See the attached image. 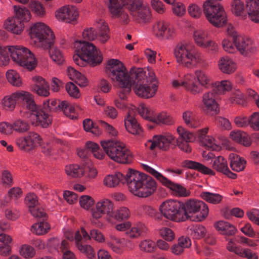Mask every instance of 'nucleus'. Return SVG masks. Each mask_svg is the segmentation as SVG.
I'll return each instance as SVG.
<instances>
[{
  "mask_svg": "<svg viewBox=\"0 0 259 259\" xmlns=\"http://www.w3.org/2000/svg\"><path fill=\"white\" fill-rule=\"evenodd\" d=\"M20 255L25 259H30L34 257L36 251L32 246L24 244L22 245L19 250Z\"/></svg>",
  "mask_w": 259,
  "mask_h": 259,
  "instance_id": "nucleus-50",
  "label": "nucleus"
},
{
  "mask_svg": "<svg viewBox=\"0 0 259 259\" xmlns=\"http://www.w3.org/2000/svg\"><path fill=\"white\" fill-rule=\"evenodd\" d=\"M95 25L98 32L97 38L101 43L105 44L110 38V31L108 25L104 20L99 19L95 22Z\"/></svg>",
  "mask_w": 259,
  "mask_h": 259,
  "instance_id": "nucleus-27",
  "label": "nucleus"
},
{
  "mask_svg": "<svg viewBox=\"0 0 259 259\" xmlns=\"http://www.w3.org/2000/svg\"><path fill=\"white\" fill-rule=\"evenodd\" d=\"M28 118L32 125L42 127H47L52 122L51 115L44 109H39L36 113H30Z\"/></svg>",
  "mask_w": 259,
  "mask_h": 259,
  "instance_id": "nucleus-18",
  "label": "nucleus"
},
{
  "mask_svg": "<svg viewBox=\"0 0 259 259\" xmlns=\"http://www.w3.org/2000/svg\"><path fill=\"white\" fill-rule=\"evenodd\" d=\"M166 219L176 222L185 221L183 212V202L175 199H167L162 202L158 209Z\"/></svg>",
  "mask_w": 259,
  "mask_h": 259,
  "instance_id": "nucleus-10",
  "label": "nucleus"
},
{
  "mask_svg": "<svg viewBox=\"0 0 259 259\" xmlns=\"http://www.w3.org/2000/svg\"><path fill=\"white\" fill-rule=\"evenodd\" d=\"M49 54L52 60L58 64H61L64 61V58L61 51L56 48H51Z\"/></svg>",
  "mask_w": 259,
  "mask_h": 259,
  "instance_id": "nucleus-57",
  "label": "nucleus"
},
{
  "mask_svg": "<svg viewBox=\"0 0 259 259\" xmlns=\"http://www.w3.org/2000/svg\"><path fill=\"white\" fill-rule=\"evenodd\" d=\"M230 136L232 140L246 147L249 146L251 144V139L246 133L240 131H232Z\"/></svg>",
  "mask_w": 259,
  "mask_h": 259,
  "instance_id": "nucleus-35",
  "label": "nucleus"
},
{
  "mask_svg": "<svg viewBox=\"0 0 259 259\" xmlns=\"http://www.w3.org/2000/svg\"><path fill=\"white\" fill-rule=\"evenodd\" d=\"M21 93V91L5 96L0 103L2 109L6 111H13L16 107L17 102L20 100L22 95Z\"/></svg>",
  "mask_w": 259,
  "mask_h": 259,
  "instance_id": "nucleus-22",
  "label": "nucleus"
},
{
  "mask_svg": "<svg viewBox=\"0 0 259 259\" xmlns=\"http://www.w3.org/2000/svg\"><path fill=\"white\" fill-rule=\"evenodd\" d=\"M130 77L133 79V90L139 97L145 99L152 98L157 91L158 85L155 83L150 84L142 71L130 73Z\"/></svg>",
  "mask_w": 259,
  "mask_h": 259,
  "instance_id": "nucleus-8",
  "label": "nucleus"
},
{
  "mask_svg": "<svg viewBox=\"0 0 259 259\" xmlns=\"http://www.w3.org/2000/svg\"><path fill=\"white\" fill-rule=\"evenodd\" d=\"M183 212L185 219L189 214H197L195 221L201 222L208 216L209 208L203 201L192 199L183 202Z\"/></svg>",
  "mask_w": 259,
  "mask_h": 259,
  "instance_id": "nucleus-12",
  "label": "nucleus"
},
{
  "mask_svg": "<svg viewBox=\"0 0 259 259\" xmlns=\"http://www.w3.org/2000/svg\"><path fill=\"white\" fill-rule=\"evenodd\" d=\"M67 75L70 79L74 81L79 86L85 87L87 85L88 80L87 78L73 67H68Z\"/></svg>",
  "mask_w": 259,
  "mask_h": 259,
  "instance_id": "nucleus-36",
  "label": "nucleus"
},
{
  "mask_svg": "<svg viewBox=\"0 0 259 259\" xmlns=\"http://www.w3.org/2000/svg\"><path fill=\"white\" fill-rule=\"evenodd\" d=\"M125 179L129 191L139 198H147L157 189L156 182L150 176L133 169H129L125 177L120 172L106 176L103 184L106 187L114 188Z\"/></svg>",
  "mask_w": 259,
  "mask_h": 259,
  "instance_id": "nucleus-1",
  "label": "nucleus"
},
{
  "mask_svg": "<svg viewBox=\"0 0 259 259\" xmlns=\"http://www.w3.org/2000/svg\"><path fill=\"white\" fill-rule=\"evenodd\" d=\"M22 95L20 101L25 102L26 108L30 111V113H36L39 109L37 108L30 93L21 91Z\"/></svg>",
  "mask_w": 259,
  "mask_h": 259,
  "instance_id": "nucleus-39",
  "label": "nucleus"
},
{
  "mask_svg": "<svg viewBox=\"0 0 259 259\" xmlns=\"http://www.w3.org/2000/svg\"><path fill=\"white\" fill-rule=\"evenodd\" d=\"M8 81L13 86L20 87L22 85V80L19 74L15 70H9L6 73Z\"/></svg>",
  "mask_w": 259,
  "mask_h": 259,
  "instance_id": "nucleus-53",
  "label": "nucleus"
},
{
  "mask_svg": "<svg viewBox=\"0 0 259 259\" xmlns=\"http://www.w3.org/2000/svg\"><path fill=\"white\" fill-rule=\"evenodd\" d=\"M245 8L249 19L259 23V0H247Z\"/></svg>",
  "mask_w": 259,
  "mask_h": 259,
  "instance_id": "nucleus-28",
  "label": "nucleus"
},
{
  "mask_svg": "<svg viewBox=\"0 0 259 259\" xmlns=\"http://www.w3.org/2000/svg\"><path fill=\"white\" fill-rule=\"evenodd\" d=\"M167 23L164 21H158L154 24L153 26V34L158 39H160L163 34L164 30L166 29Z\"/></svg>",
  "mask_w": 259,
  "mask_h": 259,
  "instance_id": "nucleus-58",
  "label": "nucleus"
},
{
  "mask_svg": "<svg viewBox=\"0 0 259 259\" xmlns=\"http://www.w3.org/2000/svg\"><path fill=\"white\" fill-rule=\"evenodd\" d=\"M175 137L171 134L166 133L160 135L154 136L152 140L147 142L146 146L151 150L157 147L162 150L167 151L175 142Z\"/></svg>",
  "mask_w": 259,
  "mask_h": 259,
  "instance_id": "nucleus-16",
  "label": "nucleus"
},
{
  "mask_svg": "<svg viewBox=\"0 0 259 259\" xmlns=\"http://www.w3.org/2000/svg\"><path fill=\"white\" fill-rule=\"evenodd\" d=\"M232 12L236 16H242L244 11V3L240 0H234L232 3Z\"/></svg>",
  "mask_w": 259,
  "mask_h": 259,
  "instance_id": "nucleus-61",
  "label": "nucleus"
},
{
  "mask_svg": "<svg viewBox=\"0 0 259 259\" xmlns=\"http://www.w3.org/2000/svg\"><path fill=\"white\" fill-rule=\"evenodd\" d=\"M112 241L108 242V246L111 248L113 251L117 253H120L122 251V248L124 247L125 239H119L115 237H112Z\"/></svg>",
  "mask_w": 259,
  "mask_h": 259,
  "instance_id": "nucleus-52",
  "label": "nucleus"
},
{
  "mask_svg": "<svg viewBox=\"0 0 259 259\" xmlns=\"http://www.w3.org/2000/svg\"><path fill=\"white\" fill-rule=\"evenodd\" d=\"M74 47L75 52L85 59L90 65L96 66L102 62L103 57L101 53L92 43L78 40L75 41Z\"/></svg>",
  "mask_w": 259,
  "mask_h": 259,
  "instance_id": "nucleus-11",
  "label": "nucleus"
},
{
  "mask_svg": "<svg viewBox=\"0 0 259 259\" xmlns=\"http://www.w3.org/2000/svg\"><path fill=\"white\" fill-rule=\"evenodd\" d=\"M114 209V204L110 199L104 198L100 200L95 204V207L91 209V223L99 226L101 223H97L96 221L102 218L104 214L106 215V220L109 223Z\"/></svg>",
  "mask_w": 259,
  "mask_h": 259,
  "instance_id": "nucleus-13",
  "label": "nucleus"
},
{
  "mask_svg": "<svg viewBox=\"0 0 259 259\" xmlns=\"http://www.w3.org/2000/svg\"><path fill=\"white\" fill-rule=\"evenodd\" d=\"M230 167L234 171L239 172L243 170L246 166V160L242 157L235 153L229 155Z\"/></svg>",
  "mask_w": 259,
  "mask_h": 259,
  "instance_id": "nucleus-34",
  "label": "nucleus"
},
{
  "mask_svg": "<svg viewBox=\"0 0 259 259\" xmlns=\"http://www.w3.org/2000/svg\"><path fill=\"white\" fill-rule=\"evenodd\" d=\"M16 144L20 150L29 151L42 145L41 137L35 132H29L24 137L18 138Z\"/></svg>",
  "mask_w": 259,
  "mask_h": 259,
  "instance_id": "nucleus-14",
  "label": "nucleus"
},
{
  "mask_svg": "<svg viewBox=\"0 0 259 259\" xmlns=\"http://www.w3.org/2000/svg\"><path fill=\"white\" fill-rule=\"evenodd\" d=\"M193 74L187 73L185 75L182 80H178L174 79L171 80L172 87L175 89H179L183 87L184 89L191 95L196 94L198 91V87L193 81H194Z\"/></svg>",
  "mask_w": 259,
  "mask_h": 259,
  "instance_id": "nucleus-19",
  "label": "nucleus"
},
{
  "mask_svg": "<svg viewBox=\"0 0 259 259\" xmlns=\"http://www.w3.org/2000/svg\"><path fill=\"white\" fill-rule=\"evenodd\" d=\"M14 15L13 16L17 19L20 20L23 23L28 22L30 20L31 13L25 7L14 6Z\"/></svg>",
  "mask_w": 259,
  "mask_h": 259,
  "instance_id": "nucleus-37",
  "label": "nucleus"
},
{
  "mask_svg": "<svg viewBox=\"0 0 259 259\" xmlns=\"http://www.w3.org/2000/svg\"><path fill=\"white\" fill-rule=\"evenodd\" d=\"M208 33L207 30L203 29L195 30L193 32V38L196 44L202 48L208 38Z\"/></svg>",
  "mask_w": 259,
  "mask_h": 259,
  "instance_id": "nucleus-42",
  "label": "nucleus"
},
{
  "mask_svg": "<svg viewBox=\"0 0 259 259\" xmlns=\"http://www.w3.org/2000/svg\"><path fill=\"white\" fill-rule=\"evenodd\" d=\"M3 26L6 30L17 35L21 34L24 29V24L14 16L6 20Z\"/></svg>",
  "mask_w": 259,
  "mask_h": 259,
  "instance_id": "nucleus-26",
  "label": "nucleus"
},
{
  "mask_svg": "<svg viewBox=\"0 0 259 259\" xmlns=\"http://www.w3.org/2000/svg\"><path fill=\"white\" fill-rule=\"evenodd\" d=\"M29 34L34 42L44 49H48L53 45L55 36L49 26L42 22L32 24L29 30Z\"/></svg>",
  "mask_w": 259,
  "mask_h": 259,
  "instance_id": "nucleus-6",
  "label": "nucleus"
},
{
  "mask_svg": "<svg viewBox=\"0 0 259 259\" xmlns=\"http://www.w3.org/2000/svg\"><path fill=\"white\" fill-rule=\"evenodd\" d=\"M77 8L73 6H65L56 12V17L59 20L71 23L76 20L78 17Z\"/></svg>",
  "mask_w": 259,
  "mask_h": 259,
  "instance_id": "nucleus-21",
  "label": "nucleus"
},
{
  "mask_svg": "<svg viewBox=\"0 0 259 259\" xmlns=\"http://www.w3.org/2000/svg\"><path fill=\"white\" fill-rule=\"evenodd\" d=\"M206 233V228L200 225L191 226L189 231V234L195 239H199L204 237Z\"/></svg>",
  "mask_w": 259,
  "mask_h": 259,
  "instance_id": "nucleus-48",
  "label": "nucleus"
},
{
  "mask_svg": "<svg viewBox=\"0 0 259 259\" xmlns=\"http://www.w3.org/2000/svg\"><path fill=\"white\" fill-rule=\"evenodd\" d=\"M177 131L179 136L184 141L192 142L196 139L195 136L193 133L187 131L182 126H178Z\"/></svg>",
  "mask_w": 259,
  "mask_h": 259,
  "instance_id": "nucleus-55",
  "label": "nucleus"
},
{
  "mask_svg": "<svg viewBox=\"0 0 259 259\" xmlns=\"http://www.w3.org/2000/svg\"><path fill=\"white\" fill-rule=\"evenodd\" d=\"M101 145L105 154L114 161L120 163H129L132 160V154L125 144L117 140L101 141Z\"/></svg>",
  "mask_w": 259,
  "mask_h": 259,
  "instance_id": "nucleus-4",
  "label": "nucleus"
},
{
  "mask_svg": "<svg viewBox=\"0 0 259 259\" xmlns=\"http://www.w3.org/2000/svg\"><path fill=\"white\" fill-rule=\"evenodd\" d=\"M77 248L80 252L83 253L88 259L95 258L96 252L91 245L84 244H78Z\"/></svg>",
  "mask_w": 259,
  "mask_h": 259,
  "instance_id": "nucleus-56",
  "label": "nucleus"
},
{
  "mask_svg": "<svg viewBox=\"0 0 259 259\" xmlns=\"http://www.w3.org/2000/svg\"><path fill=\"white\" fill-rule=\"evenodd\" d=\"M108 8L112 16L120 18V21L127 23L128 21V16L123 10V7L126 6L128 9L130 2V0H105Z\"/></svg>",
  "mask_w": 259,
  "mask_h": 259,
  "instance_id": "nucleus-15",
  "label": "nucleus"
},
{
  "mask_svg": "<svg viewBox=\"0 0 259 259\" xmlns=\"http://www.w3.org/2000/svg\"><path fill=\"white\" fill-rule=\"evenodd\" d=\"M143 167L145 170L152 175L163 186L169 189L173 195L177 197H187L190 195V191L181 184L172 181L149 165L143 164Z\"/></svg>",
  "mask_w": 259,
  "mask_h": 259,
  "instance_id": "nucleus-9",
  "label": "nucleus"
},
{
  "mask_svg": "<svg viewBox=\"0 0 259 259\" xmlns=\"http://www.w3.org/2000/svg\"><path fill=\"white\" fill-rule=\"evenodd\" d=\"M236 48L243 55H246L249 53H253L255 47L252 40L247 37L239 35L234 41Z\"/></svg>",
  "mask_w": 259,
  "mask_h": 259,
  "instance_id": "nucleus-23",
  "label": "nucleus"
},
{
  "mask_svg": "<svg viewBox=\"0 0 259 259\" xmlns=\"http://www.w3.org/2000/svg\"><path fill=\"white\" fill-rule=\"evenodd\" d=\"M131 217V211L128 208L121 206L116 210H113L111 216L110 223H114V221H122L128 220Z\"/></svg>",
  "mask_w": 259,
  "mask_h": 259,
  "instance_id": "nucleus-33",
  "label": "nucleus"
},
{
  "mask_svg": "<svg viewBox=\"0 0 259 259\" xmlns=\"http://www.w3.org/2000/svg\"><path fill=\"white\" fill-rule=\"evenodd\" d=\"M139 246L141 250L146 252L151 253L156 250L155 242L150 239L141 240Z\"/></svg>",
  "mask_w": 259,
  "mask_h": 259,
  "instance_id": "nucleus-51",
  "label": "nucleus"
},
{
  "mask_svg": "<svg viewBox=\"0 0 259 259\" xmlns=\"http://www.w3.org/2000/svg\"><path fill=\"white\" fill-rule=\"evenodd\" d=\"M183 119L186 124L190 127L197 128L200 126V121L194 117L193 112L190 111H186L183 113Z\"/></svg>",
  "mask_w": 259,
  "mask_h": 259,
  "instance_id": "nucleus-46",
  "label": "nucleus"
},
{
  "mask_svg": "<svg viewBox=\"0 0 259 259\" xmlns=\"http://www.w3.org/2000/svg\"><path fill=\"white\" fill-rule=\"evenodd\" d=\"M66 90L70 97L78 99L80 94L77 87L72 82H68L65 86Z\"/></svg>",
  "mask_w": 259,
  "mask_h": 259,
  "instance_id": "nucleus-63",
  "label": "nucleus"
},
{
  "mask_svg": "<svg viewBox=\"0 0 259 259\" xmlns=\"http://www.w3.org/2000/svg\"><path fill=\"white\" fill-rule=\"evenodd\" d=\"M86 147L91 150L94 156L97 159L102 160L105 157V153L102 151L100 146L96 143L88 141L85 144Z\"/></svg>",
  "mask_w": 259,
  "mask_h": 259,
  "instance_id": "nucleus-43",
  "label": "nucleus"
},
{
  "mask_svg": "<svg viewBox=\"0 0 259 259\" xmlns=\"http://www.w3.org/2000/svg\"><path fill=\"white\" fill-rule=\"evenodd\" d=\"M214 227L221 234L227 236H233L237 232V229L234 225L223 221L215 222Z\"/></svg>",
  "mask_w": 259,
  "mask_h": 259,
  "instance_id": "nucleus-32",
  "label": "nucleus"
},
{
  "mask_svg": "<svg viewBox=\"0 0 259 259\" xmlns=\"http://www.w3.org/2000/svg\"><path fill=\"white\" fill-rule=\"evenodd\" d=\"M58 106L59 109L62 110L66 116L70 119L76 118L74 107L66 101L61 102Z\"/></svg>",
  "mask_w": 259,
  "mask_h": 259,
  "instance_id": "nucleus-45",
  "label": "nucleus"
},
{
  "mask_svg": "<svg viewBox=\"0 0 259 259\" xmlns=\"http://www.w3.org/2000/svg\"><path fill=\"white\" fill-rule=\"evenodd\" d=\"M13 131L19 134H24L30 129L28 122L24 120L19 118L15 120L12 123Z\"/></svg>",
  "mask_w": 259,
  "mask_h": 259,
  "instance_id": "nucleus-44",
  "label": "nucleus"
},
{
  "mask_svg": "<svg viewBox=\"0 0 259 259\" xmlns=\"http://www.w3.org/2000/svg\"><path fill=\"white\" fill-rule=\"evenodd\" d=\"M148 231V229L146 225L139 222L131 226L130 230L126 232V235L131 239H137L146 235Z\"/></svg>",
  "mask_w": 259,
  "mask_h": 259,
  "instance_id": "nucleus-31",
  "label": "nucleus"
},
{
  "mask_svg": "<svg viewBox=\"0 0 259 259\" xmlns=\"http://www.w3.org/2000/svg\"><path fill=\"white\" fill-rule=\"evenodd\" d=\"M218 67L220 71L226 74H231L237 69L236 62L229 56L221 57L218 61Z\"/></svg>",
  "mask_w": 259,
  "mask_h": 259,
  "instance_id": "nucleus-25",
  "label": "nucleus"
},
{
  "mask_svg": "<svg viewBox=\"0 0 259 259\" xmlns=\"http://www.w3.org/2000/svg\"><path fill=\"white\" fill-rule=\"evenodd\" d=\"M194 81L193 82L198 86V91L196 94L192 95H197L202 93L203 88L209 89L212 85L211 79L208 74L203 70L197 69L193 75Z\"/></svg>",
  "mask_w": 259,
  "mask_h": 259,
  "instance_id": "nucleus-20",
  "label": "nucleus"
},
{
  "mask_svg": "<svg viewBox=\"0 0 259 259\" xmlns=\"http://www.w3.org/2000/svg\"><path fill=\"white\" fill-rule=\"evenodd\" d=\"M206 19L213 26L220 28L226 24L227 15L223 7L213 0H206L202 5Z\"/></svg>",
  "mask_w": 259,
  "mask_h": 259,
  "instance_id": "nucleus-5",
  "label": "nucleus"
},
{
  "mask_svg": "<svg viewBox=\"0 0 259 259\" xmlns=\"http://www.w3.org/2000/svg\"><path fill=\"white\" fill-rule=\"evenodd\" d=\"M99 124L109 136L111 137L117 136L118 133L117 130L112 125L103 120L99 121Z\"/></svg>",
  "mask_w": 259,
  "mask_h": 259,
  "instance_id": "nucleus-62",
  "label": "nucleus"
},
{
  "mask_svg": "<svg viewBox=\"0 0 259 259\" xmlns=\"http://www.w3.org/2000/svg\"><path fill=\"white\" fill-rule=\"evenodd\" d=\"M106 72L113 81H116L121 87L118 91L119 98L127 100V96L131 91L133 79L124 64L117 59L108 61Z\"/></svg>",
  "mask_w": 259,
  "mask_h": 259,
  "instance_id": "nucleus-2",
  "label": "nucleus"
},
{
  "mask_svg": "<svg viewBox=\"0 0 259 259\" xmlns=\"http://www.w3.org/2000/svg\"><path fill=\"white\" fill-rule=\"evenodd\" d=\"M139 113L143 118L150 121L154 113L151 109L144 104L139 105Z\"/></svg>",
  "mask_w": 259,
  "mask_h": 259,
  "instance_id": "nucleus-59",
  "label": "nucleus"
},
{
  "mask_svg": "<svg viewBox=\"0 0 259 259\" xmlns=\"http://www.w3.org/2000/svg\"><path fill=\"white\" fill-rule=\"evenodd\" d=\"M182 165L184 167L197 170L203 174L214 176L215 173L211 169L204 165L194 161L186 160L182 162Z\"/></svg>",
  "mask_w": 259,
  "mask_h": 259,
  "instance_id": "nucleus-30",
  "label": "nucleus"
},
{
  "mask_svg": "<svg viewBox=\"0 0 259 259\" xmlns=\"http://www.w3.org/2000/svg\"><path fill=\"white\" fill-rule=\"evenodd\" d=\"M187 11L190 16L195 19H199L203 12L200 6L195 3H190L187 8Z\"/></svg>",
  "mask_w": 259,
  "mask_h": 259,
  "instance_id": "nucleus-54",
  "label": "nucleus"
},
{
  "mask_svg": "<svg viewBox=\"0 0 259 259\" xmlns=\"http://www.w3.org/2000/svg\"><path fill=\"white\" fill-rule=\"evenodd\" d=\"M216 99V94L213 91H208L203 94L200 107L205 114L214 115L219 113V105Z\"/></svg>",
  "mask_w": 259,
  "mask_h": 259,
  "instance_id": "nucleus-17",
  "label": "nucleus"
},
{
  "mask_svg": "<svg viewBox=\"0 0 259 259\" xmlns=\"http://www.w3.org/2000/svg\"><path fill=\"white\" fill-rule=\"evenodd\" d=\"M30 8L38 16H42L46 13L45 7L38 1H32L30 4Z\"/></svg>",
  "mask_w": 259,
  "mask_h": 259,
  "instance_id": "nucleus-60",
  "label": "nucleus"
},
{
  "mask_svg": "<svg viewBox=\"0 0 259 259\" xmlns=\"http://www.w3.org/2000/svg\"><path fill=\"white\" fill-rule=\"evenodd\" d=\"M50 228L49 223L41 222L33 225L31 227V231L37 235H42L48 233Z\"/></svg>",
  "mask_w": 259,
  "mask_h": 259,
  "instance_id": "nucleus-47",
  "label": "nucleus"
},
{
  "mask_svg": "<svg viewBox=\"0 0 259 259\" xmlns=\"http://www.w3.org/2000/svg\"><path fill=\"white\" fill-rule=\"evenodd\" d=\"M83 125L84 130L86 132H91L96 136H99L102 134V131L90 119H85L83 120Z\"/></svg>",
  "mask_w": 259,
  "mask_h": 259,
  "instance_id": "nucleus-49",
  "label": "nucleus"
},
{
  "mask_svg": "<svg viewBox=\"0 0 259 259\" xmlns=\"http://www.w3.org/2000/svg\"><path fill=\"white\" fill-rule=\"evenodd\" d=\"M8 48L10 57L15 63L29 70L36 67V59L29 49L20 45L10 46Z\"/></svg>",
  "mask_w": 259,
  "mask_h": 259,
  "instance_id": "nucleus-7",
  "label": "nucleus"
},
{
  "mask_svg": "<svg viewBox=\"0 0 259 259\" xmlns=\"http://www.w3.org/2000/svg\"><path fill=\"white\" fill-rule=\"evenodd\" d=\"M200 197L206 202L213 204H218L221 202L223 197L218 193L207 191H203L200 194Z\"/></svg>",
  "mask_w": 259,
  "mask_h": 259,
  "instance_id": "nucleus-41",
  "label": "nucleus"
},
{
  "mask_svg": "<svg viewBox=\"0 0 259 259\" xmlns=\"http://www.w3.org/2000/svg\"><path fill=\"white\" fill-rule=\"evenodd\" d=\"M151 121L157 124L171 125L174 123L175 120L168 113L161 112L157 114L154 113Z\"/></svg>",
  "mask_w": 259,
  "mask_h": 259,
  "instance_id": "nucleus-38",
  "label": "nucleus"
},
{
  "mask_svg": "<svg viewBox=\"0 0 259 259\" xmlns=\"http://www.w3.org/2000/svg\"><path fill=\"white\" fill-rule=\"evenodd\" d=\"M124 125L128 133L133 135H141L142 128L136 119L128 113L124 118Z\"/></svg>",
  "mask_w": 259,
  "mask_h": 259,
  "instance_id": "nucleus-29",
  "label": "nucleus"
},
{
  "mask_svg": "<svg viewBox=\"0 0 259 259\" xmlns=\"http://www.w3.org/2000/svg\"><path fill=\"white\" fill-rule=\"evenodd\" d=\"M174 54L179 65L188 69L196 68L205 62L202 54L190 42L178 44L174 48Z\"/></svg>",
  "mask_w": 259,
  "mask_h": 259,
  "instance_id": "nucleus-3",
  "label": "nucleus"
},
{
  "mask_svg": "<svg viewBox=\"0 0 259 259\" xmlns=\"http://www.w3.org/2000/svg\"><path fill=\"white\" fill-rule=\"evenodd\" d=\"M65 172L67 176L73 178H80L84 173L83 167L78 164H70L65 167Z\"/></svg>",
  "mask_w": 259,
  "mask_h": 259,
  "instance_id": "nucleus-40",
  "label": "nucleus"
},
{
  "mask_svg": "<svg viewBox=\"0 0 259 259\" xmlns=\"http://www.w3.org/2000/svg\"><path fill=\"white\" fill-rule=\"evenodd\" d=\"M215 84L218 92L220 94H224L226 92L230 91L232 88V84L228 80H222L215 82Z\"/></svg>",
  "mask_w": 259,
  "mask_h": 259,
  "instance_id": "nucleus-64",
  "label": "nucleus"
},
{
  "mask_svg": "<svg viewBox=\"0 0 259 259\" xmlns=\"http://www.w3.org/2000/svg\"><path fill=\"white\" fill-rule=\"evenodd\" d=\"M212 168L217 171L222 173L232 179L237 178V175L231 172L228 166V162L223 156H219L214 158L212 160Z\"/></svg>",
  "mask_w": 259,
  "mask_h": 259,
  "instance_id": "nucleus-24",
  "label": "nucleus"
}]
</instances>
